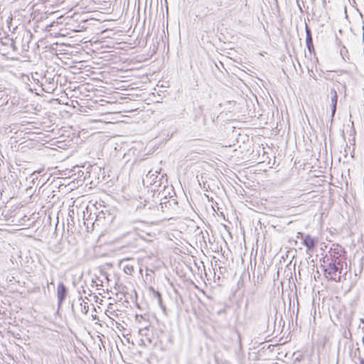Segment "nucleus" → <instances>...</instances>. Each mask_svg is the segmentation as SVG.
I'll return each mask as SVG.
<instances>
[{"label":"nucleus","mask_w":364,"mask_h":364,"mask_svg":"<svg viewBox=\"0 0 364 364\" xmlns=\"http://www.w3.org/2000/svg\"><path fill=\"white\" fill-rule=\"evenodd\" d=\"M305 31H306V43L308 51L310 53H314L315 49L313 43V38L311 28L306 23L305 24Z\"/></svg>","instance_id":"7"},{"label":"nucleus","mask_w":364,"mask_h":364,"mask_svg":"<svg viewBox=\"0 0 364 364\" xmlns=\"http://www.w3.org/2000/svg\"><path fill=\"white\" fill-rule=\"evenodd\" d=\"M149 331V329L147 328H142V329H140L139 330V333L141 335V336H146V340L147 341L149 342V343H152V341L151 339L148 337V335H147V331Z\"/></svg>","instance_id":"12"},{"label":"nucleus","mask_w":364,"mask_h":364,"mask_svg":"<svg viewBox=\"0 0 364 364\" xmlns=\"http://www.w3.org/2000/svg\"><path fill=\"white\" fill-rule=\"evenodd\" d=\"M322 1V5L323 7H326V0H321Z\"/></svg>","instance_id":"19"},{"label":"nucleus","mask_w":364,"mask_h":364,"mask_svg":"<svg viewBox=\"0 0 364 364\" xmlns=\"http://www.w3.org/2000/svg\"><path fill=\"white\" fill-rule=\"evenodd\" d=\"M84 294H87V291H86L85 289L83 290Z\"/></svg>","instance_id":"21"},{"label":"nucleus","mask_w":364,"mask_h":364,"mask_svg":"<svg viewBox=\"0 0 364 364\" xmlns=\"http://www.w3.org/2000/svg\"><path fill=\"white\" fill-rule=\"evenodd\" d=\"M169 191H171L173 193V196H170L169 198H167V196L162 193L163 198L161 199V203L159 204L160 208L163 212H167V213L170 215H173L175 212H176L178 209V201L176 200V193L173 191V189L171 188H168V193L170 194ZM166 191V188H164V192Z\"/></svg>","instance_id":"1"},{"label":"nucleus","mask_w":364,"mask_h":364,"mask_svg":"<svg viewBox=\"0 0 364 364\" xmlns=\"http://www.w3.org/2000/svg\"><path fill=\"white\" fill-rule=\"evenodd\" d=\"M205 196H206L207 199L208 200V201L213 203L214 200H213V197H210L208 195H205Z\"/></svg>","instance_id":"17"},{"label":"nucleus","mask_w":364,"mask_h":364,"mask_svg":"<svg viewBox=\"0 0 364 364\" xmlns=\"http://www.w3.org/2000/svg\"><path fill=\"white\" fill-rule=\"evenodd\" d=\"M348 53V50L346 49V48L345 46H343L341 50H340V53H341V55L342 56L343 59H345V55H346V53Z\"/></svg>","instance_id":"14"},{"label":"nucleus","mask_w":364,"mask_h":364,"mask_svg":"<svg viewBox=\"0 0 364 364\" xmlns=\"http://www.w3.org/2000/svg\"><path fill=\"white\" fill-rule=\"evenodd\" d=\"M346 254L344 248L338 244H333L328 254L326 255L327 262H332L340 265L343 264L346 262Z\"/></svg>","instance_id":"2"},{"label":"nucleus","mask_w":364,"mask_h":364,"mask_svg":"<svg viewBox=\"0 0 364 364\" xmlns=\"http://www.w3.org/2000/svg\"><path fill=\"white\" fill-rule=\"evenodd\" d=\"M259 311V316H258V320H264V321H268L269 316H268V311L267 309L264 308H259L258 309Z\"/></svg>","instance_id":"11"},{"label":"nucleus","mask_w":364,"mask_h":364,"mask_svg":"<svg viewBox=\"0 0 364 364\" xmlns=\"http://www.w3.org/2000/svg\"><path fill=\"white\" fill-rule=\"evenodd\" d=\"M331 119H333L336 112V106L338 102V95L336 91L334 89L331 90Z\"/></svg>","instance_id":"8"},{"label":"nucleus","mask_w":364,"mask_h":364,"mask_svg":"<svg viewBox=\"0 0 364 364\" xmlns=\"http://www.w3.org/2000/svg\"><path fill=\"white\" fill-rule=\"evenodd\" d=\"M312 1H314L315 0H311Z\"/></svg>","instance_id":"25"},{"label":"nucleus","mask_w":364,"mask_h":364,"mask_svg":"<svg viewBox=\"0 0 364 364\" xmlns=\"http://www.w3.org/2000/svg\"><path fill=\"white\" fill-rule=\"evenodd\" d=\"M80 306H81L82 312L84 314H87L89 311V306H88L86 302H85L84 304L81 303Z\"/></svg>","instance_id":"13"},{"label":"nucleus","mask_w":364,"mask_h":364,"mask_svg":"<svg viewBox=\"0 0 364 364\" xmlns=\"http://www.w3.org/2000/svg\"><path fill=\"white\" fill-rule=\"evenodd\" d=\"M84 294H87V291H86L85 289L83 290Z\"/></svg>","instance_id":"22"},{"label":"nucleus","mask_w":364,"mask_h":364,"mask_svg":"<svg viewBox=\"0 0 364 364\" xmlns=\"http://www.w3.org/2000/svg\"><path fill=\"white\" fill-rule=\"evenodd\" d=\"M320 262H323V264L327 263V264H328V262L326 261V255L320 259Z\"/></svg>","instance_id":"16"},{"label":"nucleus","mask_w":364,"mask_h":364,"mask_svg":"<svg viewBox=\"0 0 364 364\" xmlns=\"http://www.w3.org/2000/svg\"><path fill=\"white\" fill-rule=\"evenodd\" d=\"M79 300H82V296H80V297L79 298Z\"/></svg>","instance_id":"23"},{"label":"nucleus","mask_w":364,"mask_h":364,"mask_svg":"<svg viewBox=\"0 0 364 364\" xmlns=\"http://www.w3.org/2000/svg\"><path fill=\"white\" fill-rule=\"evenodd\" d=\"M302 244L306 247V252H312L318 244V239L310 235H306L303 238Z\"/></svg>","instance_id":"6"},{"label":"nucleus","mask_w":364,"mask_h":364,"mask_svg":"<svg viewBox=\"0 0 364 364\" xmlns=\"http://www.w3.org/2000/svg\"><path fill=\"white\" fill-rule=\"evenodd\" d=\"M57 300H58V306L60 308L64 301L66 299V297L68 294V289L64 284L63 282H60L58 283L57 287Z\"/></svg>","instance_id":"5"},{"label":"nucleus","mask_w":364,"mask_h":364,"mask_svg":"<svg viewBox=\"0 0 364 364\" xmlns=\"http://www.w3.org/2000/svg\"><path fill=\"white\" fill-rule=\"evenodd\" d=\"M43 79L45 82L41 83L43 90L47 93L54 92L58 87V82L55 81V76H52V74L47 71L43 75Z\"/></svg>","instance_id":"4"},{"label":"nucleus","mask_w":364,"mask_h":364,"mask_svg":"<svg viewBox=\"0 0 364 364\" xmlns=\"http://www.w3.org/2000/svg\"><path fill=\"white\" fill-rule=\"evenodd\" d=\"M205 15L208 16V15H211V14H214V9H213V5L215 4L217 6L220 7L222 5V2L221 1H215H215L208 0L207 1H205Z\"/></svg>","instance_id":"9"},{"label":"nucleus","mask_w":364,"mask_h":364,"mask_svg":"<svg viewBox=\"0 0 364 364\" xmlns=\"http://www.w3.org/2000/svg\"><path fill=\"white\" fill-rule=\"evenodd\" d=\"M305 235H304V234L302 232H297V235H296V238L298 239H301L303 240V238L304 237Z\"/></svg>","instance_id":"15"},{"label":"nucleus","mask_w":364,"mask_h":364,"mask_svg":"<svg viewBox=\"0 0 364 364\" xmlns=\"http://www.w3.org/2000/svg\"><path fill=\"white\" fill-rule=\"evenodd\" d=\"M360 364H364V359L360 358Z\"/></svg>","instance_id":"20"},{"label":"nucleus","mask_w":364,"mask_h":364,"mask_svg":"<svg viewBox=\"0 0 364 364\" xmlns=\"http://www.w3.org/2000/svg\"><path fill=\"white\" fill-rule=\"evenodd\" d=\"M296 3H297V5H298V7H299V10L301 11H302L301 6H300V4H299V0H296Z\"/></svg>","instance_id":"18"},{"label":"nucleus","mask_w":364,"mask_h":364,"mask_svg":"<svg viewBox=\"0 0 364 364\" xmlns=\"http://www.w3.org/2000/svg\"><path fill=\"white\" fill-rule=\"evenodd\" d=\"M150 290L154 293V296L157 299L158 304L160 306L161 309L165 314L166 309V306L163 304L161 294L159 291H156L153 287H150Z\"/></svg>","instance_id":"10"},{"label":"nucleus","mask_w":364,"mask_h":364,"mask_svg":"<svg viewBox=\"0 0 364 364\" xmlns=\"http://www.w3.org/2000/svg\"><path fill=\"white\" fill-rule=\"evenodd\" d=\"M321 266L323 267L324 274L327 279L337 282L341 281V274L343 271V264H341L338 265L336 263L329 262L326 267L325 265Z\"/></svg>","instance_id":"3"},{"label":"nucleus","mask_w":364,"mask_h":364,"mask_svg":"<svg viewBox=\"0 0 364 364\" xmlns=\"http://www.w3.org/2000/svg\"><path fill=\"white\" fill-rule=\"evenodd\" d=\"M276 2H277V0H274Z\"/></svg>","instance_id":"24"}]
</instances>
